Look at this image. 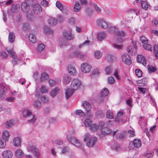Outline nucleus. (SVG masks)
<instances>
[{
  "mask_svg": "<svg viewBox=\"0 0 158 158\" xmlns=\"http://www.w3.org/2000/svg\"><path fill=\"white\" fill-rule=\"evenodd\" d=\"M90 135L88 134H86L84 136V141L85 142L87 141L86 145L89 147H92L96 143L97 138L95 137H91L90 138Z\"/></svg>",
  "mask_w": 158,
  "mask_h": 158,
  "instance_id": "1",
  "label": "nucleus"
},
{
  "mask_svg": "<svg viewBox=\"0 0 158 158\" xmlns=\"http://www.w3.org/2000/svg\"><path fill=\"white\" fill-rule=\"evenodd\" d=\"M68 140L73 144L77 147H81L82 144L79 140L74 136H72L69 134L66 135Z\"/></svg>",
  "mask_w": 158,
  "mask_h": 158,
  "instance_id": "2",
  "label": "nucleus"
},
{
  "mask_svg": "<svg viewBox=\"0 0 158 158\" xmlns=\"http://www.w3.org/2000/svg\"><path fill=\"white\" fill-rule=\"evenodd\" d=\"M81 84V81L77 79H75L72 81L71 85V88L73 90H75L77 89L80 86Z\"/></svg>",
  "mask_w": 158,
  "mask_h": 158,
  "instance_id": "3",
  "label": "nucleus"
},
{
  "mask_svg": "<svg viewBox=\"0 0 158 158\" xmlns=\"http://www.w3.org/2000/svg\"><path fill=\"white\" fill-rule=\"evenodd\" d=\"M136 42H132V44L130 46H129L127 48V52L130 54L135 55L136 52Z\"/></svg>",
  "mask_w": 158,
  "mask_h": 158,
  "instance_id": "4",
  "label": "nucleus"
},
{
  "mask_svg": "<svg viewBox=\"0 0 158 158\" xmlns=\"http://www.w3.org/2000/svg\"><path fill=\"white\" fill-rule=\"evenodd\" d=\"M123 61L127 65H130L132 63V60L130 56L127 53L124 54L122 56Z\"/></svg>",
  "mask_w": 158,
  "mask_h": 158,
  "instance_id": "5",
  "label": "nucleus"
},
{
  "mask_svg": "<svg viewBox=\"0 0 158 158\" xmlns=\"http://www.w3.org/2000/svg\"><path fill=\"white\" fill-rule=\"evenodd\" d=\"M91 69V67L89 64L85 63L81 64V71L84 73H88L89 72Z\"/></svg>",
  "mask_w": 158,
  "mask_h": 158,
  "instance_id": "6",
  "label": "nucleus"
},
{
  "mask_svg": "<svg viewBox=\"0 0 158 158\" xmlns=\"http://www.w3.org/2000/svg\"><path fill=\"white\" fill-rule=\"evenodd\" d=\"M8 54L10 55L11 57L13 58V60L12 61L13 63L14 64H17V60H19V58L17 59V56L15 54V53L13 50L10 49L9 50H7Z\"/></svg>",
  "mask_w": 158,
  "mask_h": 158,
  "instance_id": "7",
  "label": "nucleus"
},
{
  "mask_svg": "<svg viewBox=\"0 0 158 158\" xmlns=\"http://www.w3.org/2000/svg\"><path fill=\"white\" fill-rule=\"evenodd\" d=\"M63 35L65 38L67 40H72L73 39L74 35L71 33L70 31H65L63 33Z\"/></svg>",
  "mask_w": 158,
  "mask_h": 158,
  "instance_id": "8",
  "label": "nucleus"
},
{
  "mask_svg": "<svg viewBox=\"0 0 158 158\" xmlns=\"http://www.w3.org/2000/svg\"><path fill=\"white\" fill-rule=\"evenodd\" d=\"M33 10L34 12L36 14H39L42 11V9L39 4H35L33 6Z\"/></svg>",
  "mask_w": 158,
  "mask_h": 158,
  "instance_id": "9",
  "label": "nucleus"
},
{
  "mask_svg": "<svg viewBox=\"0 0 158 158\" xmlns=\"http://www.w3.org/2000/svg\"><path fill=\"white\" fill-rule=\"evenodd\" d=\"M27 149L29 151L31 152L32 153H34L36 157H39V153L38 149L37 148H35L32 146H29Z\"/></svg>",
  "mask_w": 158,
  "mask_h": 158,
  "instance_id": "10",
  "label": "nucleus"
},
{
  "mask_svg": "<svg viewBox=\"0 0 158 158\" xmlns=\"http://www.w3.org/2000/svg\"><path fill=\"white\" fill-rule=\"evenodd\" d=\"M2 156L4 158H12L13 153L10 150H6L3 152Z\"/></svg>",
  "mask_w": 158,
  "mask_h": 158,
  "instance_id": "11",
  "label": "nucleus"
},
{
  "mask_svg": "<svg viewBox=\"0 0 158 158\" xmlns=\"http://www.w3.org/2000/svg\"><path fill=\"white\" fill-rule=\"evenodd\" d=\"M97 23L98 25L104 29H106L108 27L107 23L102 19L98 20Z\"/></svg>",
  "mask_w": 158,
  "mask_h": 158,
  "instance_id": "12",
  "label": "nucleus"
},
{
  "mask_svg": "<svg viewBox=\"0 0 158 158\" xmlns=\"http://www.w3.org/2000/svg\"><path fill=\"white\" fill-rule=\"evenodd\" d=\"M21 8L23 12L26 13L28 12L30 10L28 4L25 2H23L22 3Z\"/></svg>",
  "mask_w": 158,
  "mask_h": 158,
  "instance_id": "13",
  "label": "nucleus"
},
{
  "mask_svg": "<svg viewBox=\"0 0 158 158\" xmlns=\"http://www.w3.org/2000/svg\"><path fill=\"white\" fill-rule=\"evenodd\" d=\"M75 90H73L71 88L67 89L65 91V96L67 99L69 98L73 95Z\"/></svg>",
  "mask_w": 158,
  "mask_h": 158,
  "instance_id": "14",
  "label": "nucleus"
},
{
  "mask_svg": "<svg viewBox=\"0 0 158 158\" xmlns=\"http://www.w3.org/2000/svg\"><path fill=\"white\" fill-rule=\"evenodd\" d=\"M137 60L138 62L142 63L144 65H146V60L144 56L141 55L137 56Z\"/></svg>",
  "mask_w": 158,
  "mask_h": 158,
  "instance_id": "15",
  "label": "nucleus"
},
{
  "mask_svg": "<svg viewBox=\"0 0 158 158\" xmlns=\"http://www.w3.org/2000/svg\"><path fill=\"white\" fill-rule=\"evenodd\" d=\"M13 143L15 147H19L21 145V140L20 138L19 137H16L13 140Z\"/></svg>",
  "mask_w": 158,
  "mask_h": 158,
  "instance_id": "16",
  "label": "nucleus"
},
{
  "mask_svg": "<svg viewBox=\"0 0 158 158\" xmlns=\"http://www.w3.org/2000/svg\"><path fill=\"white\" fill-rule=\"evenodd\" d=\"M15 155L16 157L19 158L24 156V153L21 150L18 149L15 152Z\"/></svg>",
  "mask_w": 158,
  "mask_h": 158,
  "instance_id": "17",
  "label": "nucleus"
},
{
  "mask_svg": "<svg viewBox=\"0 0 158 158\" xmlns=\"http://www.w3.org/2000/svg\"><path fill=\"white\" fill-rule=\"evenodd\" d=\"M68 71L69 73L71 75H74L76 73V69L75 68L71 65H70L68 66Z\"/></svg>",
  "mask_w": 158,
  "mask_h": 158,
  "instance_id": "18",
  "label": "nucleus"
},
{
  "mask_svg": "<svg viewBox=\"0 0 158 158\" xmlns=\"http://www.w3.org/2000/svg\"><path fill=\"white\" fill-rule=\"evenodd\" d=\"M82 106L84 107L87 112H89L91 109V105L88 102H84L83 103Z\"/></svg>",
  "mask_w": 158,
  "mask_h": 158,
  "instance_id": "19",
  "label": "nucleus"
},
{
  "mask_svg": "<svg viewBox=\"0 0 158 158\" xmlns=\"http://www.w3.org/2000/svg\"><path fill=\"white\" fill-rule=\"evenodd\" d=\"M101 133L102 135H106L111 134L112 132L107 127H104L102 129Z\"/></svg>",
  "mask_w": 158,
  "mask_h": 158,
  "instance_id": "20",
  "label": "nucleus"
},
{
  "mask_svg": "<svg viewBox=\"0 0 158 158\" xmlns=\"http://www.w3.org/2000/svg\"><path fill=\"white\" fill-rule=\"evenodd\" d=\"M106 37V34L104 32H100L97 35V38L100 41L103 40Z\"/></svg>",
  "mask_w": 158,
  "mask_h": 158,
  "instance_id": "21",
  "label": "nucleus"
},
{
  "mask_svg": "<svg viewBox=\"0 0 158 158\" xmlns=\"http://www.w3.org/2000/svg\"><path fill=\"white\" fill-rule=\"evenodd\" d=\"M59 88L58 87L52 90L50 92V95L51 96L53 97L56 96L59 93Z\"/></svg>",
  "mask_w": 158,
  "mask_h": 158,
  "instance_id": "22",
  "label": "nucleus"
},
{
  "mask_svg": "<svg viewBox=\"0 0 158 158\" xmlns=\"http://www.w3.org/2000/svg\"><path fill=\"white\" fill-rule=\"evenodd\" d=\"M15 36L13 32H10L9 33L8 40L11 43H13L15 40Z\"/></svg>",
  "mask_w": 158,
  "mask_h": 158,
  "instance_id": "23",
  "label": "nucleus"
},
{
  "mask_svg": "<svg viewBox=\"0 0 158 158\" xmlns=\"http://www.w3.org/2000/svg\"><path fill=\"white\" fill-rule=\"evenodd\" d=\"M20 8V5L17 4H13L11 7L12 11L15 13H16L18 11Z\"/></svg>",
  "mask_w": 158,
  "mask_h": 158,
  "instance_id": "24",
  "label": "nucleus"
},
{
  "mask_svg": "<svg viewBox=\"0 0 158 158\" xmlns=\"http://www.w3.org/2000/svg\"><path fill=\"white\" fill-rule=\"evenodd\" d=\"M71 78L69 76L65 75L63 77V81L64 83L66 84H68L71 81Z\"/></svg>",
  "mask_w": 158,
  "mask_h": 158,
  "instance_id": "25",
  "label": "nucleus"
},
{
  "mask_svg": "<svg viewBox=\"0 0 158 158\" xmlns=\"http://www.w3.org/2000/svg\"><path fill=\"white\" fill-rule=\"evenodd\" d=\"M133 143L134 147L137 148H139L141 145V142L139 139H134Z\"/></svg>",
  "mask_w": 158,
  "mask_h": 158,
  "instance_id": "26",
  "label": "nucleus"
},
{
  "mask_svg": "<svg viewBox=\"0 0 158 158\" xmlns=\"http://www.w3.org/2000/svg\"><path fill=\"white\" fill-rule=\"evenodd\" d=\"M9 138V133L7 131H3L2 134V138L6 140H8Z\"/></svg>",
  "mask_w": 158,
  "mask_h": 158,
  "instance_id": "27",
  "label": "nucleus"
},
{
  "mask_svg": "<svg viewBox=\"0 0 158 158\" xmlns=\"http://www.w3.org/2000/svg\"><path fill=\"white\" fill-rule=\"evenodd\" d=\"M48 22L51 26H53L56 24L57 20L54 18H51L48 19Z\"/></svg>",
  "mask_w": 158,
  "mask_h": 158,
  "instance_id": "28",
  "label": "nucleus"
},
{
  "mask_svg": "<svg viewBox=\"0 0 158 158\" xmlns=\"http://www.w3.org/2000/svg\"><path fill=\"white\" fill-rule=\"evenodd\" d=\"M154 53L155 57L158 59V44H157L154 45Z\"/></svg>",
  "mask_w": 158,
  "mask_h": 158,
  "instance_id": "29",
  "label": "nucleus"
},
{
  "mask_svg": "<svg viewBox=\"0 0 158 158\" xmlns=\"http://www.w3.org/2000/svg\"><path fill=\"white\" fill-rule=\"evenodd\" d=\"M14 124V122L12 120H9L6 121V127L7 128H9L12 127Z\"/></svg>",
  "mask_w": 158,
  "mask_h": 158,
  "instance_id": "30",
  "label": "nucleus"
},
{
  "mask_svg": "<svg viewBox=\"0 0 158 158\" xmlns=\"http://www.w3.org/2000/svg\"><path fill=\"white\" fill-rule=\"evenodd\" d=\"M81 9V6L78 2H76L74 5L73 8V10L75 12H79Z\"/></svg>",
  "mask_w": 158,
  "mask_h": 158,
  "instance_id": "31",
  "label": "nucleus"
},
{
  "mask_svg": "<svg viewBox=\"0 0 158 158\" xmlns=\"http://www.w3.org/2000/svg\"><path fill=\"white\" fill-rule=\"evenodd\" d=\"M24 117H26L30 116L31 114V113L28 109H25L23 112Z\"/></svg>",
  "mask_w": 158,
  "mask_h": 158,
  "instance_id": "32",
  "label": "nucleus"
},
{
  "mask_svg": "<svg viewBox=\"0 0 158 158\" xmlns=\"http://www.w3.org/2000/svg\"><path fill=\"white\" fill-rule=\"evenodd\" d=\"M36 119V116L35 115H32V118L28 120L27 123L29 124L33 125L35 123V122Z\"/></svg>",
  "mask_w": 158,
  "mask_h": 158,
  "instance_id": "33",
  "label": "nucleus"
},
{
  "mask_svg": "<svg viewBox=\"0 0 158 158\" xmlns=\"http://www.w3.org/2000/svg\"><path fill=\"white\" fill-rule=\"evenodd\" d=\"M48 78V76L47 73H43L41 76V81L42 82L44 81L47 80Z\"/></svg>",
  "mask_w": 158,
  "mask_h": 158,
  "instance_id": "34",
  "label": "nucleus"
},
{
  "mask_svg": "<svg viewBox=\"0 0 158 158\" xmlns=\"http://www.w3.org/2000/svg\"><path fill=\"white\" fill-rule=\"evenodd\" d=\"M109 94V91L108 89L106 88L103 89L101 93V95L103 97L107 96Z\"/></svg>",
  "mask_w": 158,
  "mask_h": 158,
  "instance_id": "35",
  "label": "nucleus"
},
{
  "mask_svg": "<svg viewBox=\"0 0 158 158\" xmlns=\"http://www.w3.org/2000/svg\"><path fill=\"white\" fill-rule=\"evenodd\" d=\"M84 124L85 126H90L92 124V120L89 118H87L85 120Z\"/></svg>",
  "mask_w": 158,
  "mask_h": 158,
  "instance_id": "36",
  "label": "nucleus"
},
{
  "mask_svg": "<svg viewBox=\"0 0 158 158\" xmlns=\"http://www.w3.org/2000/svg\"><path fill=\"white\" fill-rule=\"evenodd\" d=\"M106 116L107 118L111 119L113 118L114 116L113 113L112 111L110 110H108L106 112Z\"/></svg>",
  "mask_w": 158,
  "mask_h": 158,
  "instance_id": "37",
  "label": "nucleus"
},
{
  "mask_svg": "<svg viewBox=\"0 0 158 158\" xmlns=\"http://www.w3.org/2000/svg\"><path fill=\"white\" fill-rule=\"evenodd\" d=\"M6 140L3 139H0V148H4L6 146Z\"/></svg>",
  "mask_w": 158,
  "mask_h": 158,
  "instance_id": "38",
  "label": "nucleus"
},
{
  "mask_svg": "<svg viewBox=\"0 0 158 158\" xmlns=\"http://www.w3.org/2000/svg\"><path fill=\"white\" fill-rule=\"evenodd\" d=\"M143 48L146 50L148 51H152V47L150 44L146 43L143 45Z\"/></svg>",
  "mask_w": 158,
  "mask_h": 158,
  "instance_id": "39",
  "label": "nucleus"
},
{
  "mask_svg": "<svg viewBox=\"0 0 158 158\" xmlns=\"http://www.w3.org/2000/svg\"><path fill=\"white\" fill-rule=\"evenodd\" d=\"M29 37L30 41L32 43H34L36 42V38L33 34H30L29 35Z\"/></svg>",
  "mask_w": 158,
  "mask_h": 158,
  "instance_id": "40",
  "label": "nucleus"
},
{
  "mask_svg": "<svg viewBox=\"0 0 158 158\" xmlns=\"http://www.w3.org/2000/svg\"><path fill=\"white\" fill-rule=\"evenodd\" d=\"M141 2V6L142 8L145 10H147L148 7V5L147 2L146 1H142Z\"/></svg>",
  "mask_w": 158,
  "mask_h": 158,
  "instance_id": "41",
  "label": "nucleus"
},
{
  "mask_svg": "<svg viewBox=\"0 0 158 158\" xmlns=\"http://www.w3.org/2000/svg\"><path fill=\"white\" fill-rule=\"evenodd\" d=\"M33 105L36 108H39L41 107V102L38 100L35 101L34 102Z\"/></svg>",
  "mask_w": 158,
  "mask_h": 158,
  "instance_id": "42",
  "label": "nucleus"
},
{
  "mask_svg": "<svg viewBox=\"0 0 158 158\" xmlns=\"http://www.w3.org/2000/svg\"><path fill=\"white\" fill-rule=\"evenodd\" d=\"M75 113L80 117L84 116L85 115L84 113L81 110H76L75 112Z\"/></svg>",
  "mask_w": 158,
  "mask_h": 158,
  "instance_id": "43",
  "label": "nucleus"
},
{
  "mask_svg": "<svg viewBox=\"0 0 158 158\" xmlns=\"http://www.w3.org/2000/svg\"><path fill=\"white\" fill-rule=\"evenodd\" d=\"M102 55V53L100 51H97L94 52V56L95 57L98 59H100Z\"/></svg>",
  "mask_w": 158,
  "mask_h": 158,
  "instance_id": "44",
  "label": "nucleus"
},
{
  "mask_svg": "<svg viewBox=\"0 0 158 158\" xmlns=\"http://www.w3.org/2000/svg\"><path fill=\"white\" fill-rule=\"evenodd\" d=\"M140 40L143 44H144L146 43H147L148 42V40L147 38L144 36H141L140 37Z\"/></svg>",
  "mask_w": 158,
  "mask_h": 158,
  "instance_id": "45",
  "label": "nucleus"
},
{
  "mask_svg": "<svg viewBox=\"0 0 158 158\" xmlns=\"http://www.w3.org/2000/svg\"><path fill=\"white\" fill-rule=\"evenodd\" d=\"M44 31L47 34H51L53 32L47 26H45L44 27Z\"/></svg>",
  "mask_w": 158,
  "mask_h": 158,
  "instance_id": "46",
  "label": "nucleus"
},
{
  "mask_svg": "<svg viewBox=\"0 0 158 158\" xmlns=\"http://www.w3.org/2000/svg\"><path fill=\"white\" fill-rule=\"evenodd\" d=\"M135 73L136 76L139 77H140L142 76V71L141 70L139 69H136L135 70Z\"/></svg>",
  "mask_w": 158,
  "mask_h": 158,
  "instance_id": "47",
  "label": "nucleus"
},
{
  "mask_svg": "<svg viewBox=\"0 0 158 158\" xmlns=\"http://www.w3.org/2000/svg\"><path fill=\"white\" fill-rule=\"evenodd\" d=\"M56 6L60 10H63L64 8L63 6L60 2L56 1Z\"/></svg>",
  "mask_w": 158,
  "mask_h": 158,
  "instance_id": "48",
  "label": "nucleus"
},
{
  "mask_svg": "<svg viewBox=\"0 0 158 158\" xmlns=\"http://www.w3.org/2000/svg\"><path fill=\"white\" fill-rule=\"evenodd\" d=\"M115 81V80L114 77L110 76L108 77V82L110 84H113Z\"/></svg>",
  "mask_w": 158,
  "mask_h": 158,
  "instance_id": "49",
  "label": "nucleus"
},
{
  "mask_svg": "<svg viewBox=\"0 0 158 158\" xmlns=\"http://www.w3.org/2000/svg\"><path fill=\"white\" fill-rule=\"evenodd\" d=\"M105 71L106 74L110 75L112 71V69L110 66H107L105 68Z\"/></svg>",
  "mask_w": 158,
  "mask_h": 158,
  "instance_id": "50",
  "label": "nucleus"
},
{
  "mask_svg": "<svg viewBox=\"0 0 158 158\" xmlns=\"http://www.w3.org/2000/svg\"><path fill=\"white\" fill-rule=\"evenodd\" d=\"M125 137V134L124 133H118L117 135V137L119 140H123Z\"/></svg>",
  "mask_w": 158,
  "mask_h": 158,
  "instance_id": "51",
  "label": "nucleus"
},
{
  "mask_svg": "<svg viewBox=\"0 0 158 158\" xmlns=\"http://www.w3.org/2000/svg\"><path fill=\"white\" fill-rule=\"evenodd\" d=\"M153 155V152L152 151H149L144 154L145 156V158H149L152 156Z\"/></svg>",
  "mask_w": 158,
  "mask_h": 158,
  "instance_id": "52",
  "label": "nucleus"
},
{
  "mask_svg": "<svg viewBox=\"0 0 158 158\" xmlns=\"http://www.w3.org/2000/svg\"><path fill=\"white\" fill-rule=\"evenodd\" d=\"M118 30V28L115 27H111L109 28V31L111 33L116 32Z\"/></svg>",
  "mask_w": 158,
  "mask_h": 158,
  "instance_id": "53",
  "label": "nucleus"
},
{
  "mask_svg": "<svg viewBox=\"0 0 158 158\" xmlns=\"http://www.w3.org/2000/svg\"><path fill=\"white\" fill-rule=\"evenodd\" d=\"M96 115L98 118H101L103 116V112L101 110L97 111Z\"/></svg>",
  "mask_w": 158,
  "mask_h": 158,
  "instance_id": "54",
  "label": "nucleus"
},
{
  "mask_svg": "<svg viewBox=\"0 0 158 158\" xmlns=\"http://www.w3.org/2000/svg\"><path fill=\"white\" fill-rule=\"evenodd\" d=\"M106 124L107 127H110L113 125L114 123L111 120H108L106 121Z\"/></svg>",
  "mask_w": 158,
  "mask_h": 158,
  "instance_id": "55",
  "label": "nucleus"
},
{
  "mask_svg": "<svg viewBox=\"0 0 158 158\" xmlns=\"http://www.w3.org/2000/svg\"><path fill=\"white\" fill-rule=\"evenodd\" d=\"M117 36H123L125 35V32L122 30L118 31L116 33Z\"/></svg>",
  "mask_w": 158,
  "mask_h": 158,
  "instance_id": "56",
  "label": "nucleus"
},
{
  "mask_svg": "<svg viewBox=\"0 0 158 158\" xmlns=\"http://www.w3.org/2000/svg\"><path fill=\"white\" fill-rule=\"evenodd\" d=\"M90 43V41L89 40H86L84 43L81 44L79 45L78 47L80 48L83 46L88 45Z\"/></svg>",
  "mask_w": 158,
  "mask_h": 158,
  "instance_id": "57",
  "label": "nucleus"
},
{
  "mask_svg": "<svg viewBox=\"0 0 158 158\" xmlns=\"http://www.w3.org/2000/svg\"><path fill=\"white\" fill-rule=\"evenodd\" d=\"M114 75L117 80L120 79V76L119 75V72L117 70H115L114 73Z\"/></svg>",
  "mask_w": 158,
  "mask_h": 158,
  "instance_id": "58",
  "label": "nucleus"
},
{
  "mask_svg": "<svg viewBox=\"0 0 158 158\" xmlns=\"http://www.w3.org/2000/svg\"><path fill=\"white\" fill-rule=\"evenodd\" d=\"M45 45L43 44H40L38 47V51L40 52L42 51L45 48Z\"/></svg>",
  "mask_w": 158,
  "mask_h": 158,
  "instance_id": "59",
  "label": "nucleus"
},
{
  "mask_svg": "<svg viewBox=\"0 0 158 158\" xmlns=\"http://www.w3.org/2000/svg\"><path fill=\"white\" fill-rule=\"evenodd\" d=\"M98 128L97 125L95 124H93L90 127V130L92 131H95Z\"/></svg>",
  "mask_w": 158,
  "mask_h": 158,
  "instance_id": "60",
  "label": "nucleus"
},
{
  "mask_svg": "<svg viewBox=\"0 0 158 158\" xmlns=\"http://www.w3.org/2000/svg\"><path fill=\"white\" fill-rule=\"evenodd\" d=\"M94 9L98 13L101 12V9L97 5L94 4Z\"/></svg>",
  "mask_w": 158,
  "mask_h": 158,
  "instance_id": "61",
  "label": "nucleus"
},
{
  "mask_svg": "<svg viewBox=\"0 0 158 158\" xmlns=\"http://www.w3.org/2000/svg\"><path fill=\"white\" fill-rule=\"evenodd\" d=\"M148 70L149 72H154L156 70V68L152 66L148 67Z\"/></svg>",
  "mask_w": 158,
  "mask_h": 158,
  "instance_id": "62",
  "label": "nucleus"
},
{
  "mask_svg": "<svg viewBox=\"0 0 158 158\" xmlns=\"http://www.w3.org/2000/svg\"><path fill=\"white\" fill-rule=\"evenodd\" d=\"M54 143L58 145H63V143L60 140H55L53 141Z\"/></svg>",
  "mask_w": 158,
  "mask_h": 158,
  "instance_id": "63",
  "label": "nucleus"
},
{
  "mask_svg": "<svg viewBox=\"0 0 158 158\" xmlns=\"http://www.w3.org/2000/svg\"><path fill=\"white\" fill-rule=\"evenodd\" d=\"M41 5L44 7H47L48 4V2L46 0H43L41 2Z\"/></svg>",
  "mask_w": 158,
  "mask_h": 158,
  "instance_id": "64",
  "label": "nucleus"
}]
</instances>
